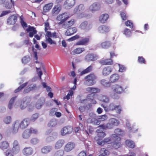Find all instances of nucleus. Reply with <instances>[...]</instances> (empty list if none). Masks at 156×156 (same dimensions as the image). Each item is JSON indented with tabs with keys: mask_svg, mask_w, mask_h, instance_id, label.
<instances>
[{
	"mask_svg": "<svg viewBox=\"0 0 156 156\" xmlns=\"http://www.w3.org/2000/svg\"><path fill=\"white\" fill-rule=\"evenodd\" d=\"M101 106L104 108V110L106 112L116 110L117 112L120 114L122 111L121 106L116 105L114 103H110L108 106H106L105 104H102Z\"/></svg>",
	"mask_w": 156,
	"mask_h": 156,
	"instance_id": "nucleus-1",
	"label": "nucleus"
},
{
	"mask_svg": "<svg viewBox=\"0 0 156 156\" xmlns=\"http://www.w3.org/2000/svg\"><path fill=\"white\" fill-rule=\"evenodd\" d=\"M119 123V121L115 118L110 119L108 122L106 124H102L99 126L103 129H111L115 126H117Z\"/></svg>",
	"mask_w": 156,
	"mask_h": 156,
	"instance_id": "nucleus-2",
	"label": "nucleus"
},
{
	"mask_svg": "<svg viewBox=\"0 0 156 156\" xmlns=\"http://www.w3.org/2000/svg\"><path fill=\"white\" fill-rule=\"evenodd\" d=\"M97 78V76L94 73H90L84 77V79L85 80L84 83L88 86H92L96 83Z\"/></svg>",
	"mask_w": 156,
	"mask_h": 156,
	"instance_id": "nucleus-3",
	"label": "nucleus"
},
{
	"mask_svg": "<svg viewBox=\"0 0 156 156\" xmlns=\"http://www.w3.org/2000/svg\"><path fill=\"white\" fill-rule=\"evenodd\" d=\"M111 137L113 140L112 142L113 148L114 149H117L120 147L122 145L121 138L115 134H112Z\"/></svg>",
	"mask_w": 156,
	"mask_h": 156,
	"instance_id": "nucleus-4",
	"label": "nucleus"
},
{
	"mask_svg": "<svg viewBox=\"0 0 156 156\" xmlns=\"http://www.w3.org/2000/svg\"><path fill=\"white\" fill-rule=\"evenodd\" d=\"M45 39L46 41L49 44H56L55 41H53L51 38V37L53 38H56L57 37L56 33L55 32H54L52 34L50 31L47 32L45 34Z\"/></svg>",
	"mask_w": 156,
	"mask_h": 156,
	"instance_id": "nucleus-5",
	"label": "nucleus"
},
{
	"mask_svg": "<svg viewBox=\"0 0 156 156\" xmlns=\"http://www.w3.org/2000/svg\"><path fill=\"white\" fill-rule=\"evenodd\" d=\"M101 131V130L100 129H97L96 130L98 133L97 136L94 138L95 140L96 141L98 144V142L102 140L103 138L106 135L105 133Z\"/></svg>",
	"mask_w": 156,
	"mask_h": 156,
	"instance_id": "nucleus-6",
	"label": "nucleus"
},
{
	"mask_svg": "<svg viewBox=\"0 0 156 156\" xmlns=\"http://www.w3.org/2000/svg\"><path fill=\"white\" fill-rule=\"evenodd\" d=\"M69 18V16L67 13H64L59 15L57 17L56 19L57 20L60 21L58 24H61L64 23Z\"/></svg>",
	"mask_w": 156,
	"mask_h": 156,
	"instance_id": "nucleus-7",
	"label": "nucleus"
},
{
	"mask_svg": "<svg viewBox=\"0 0 156 156\" xmlns=\"http://www.w3.org/2000/svg\"><path fill=\"white\" fill-rule=\"evenodd\" d=\"M73 130V129L70 126H66L63 127L61 131L62 136H65L66 134L71 133Z\"/></svg>",
	"mask_w": 156,
	"mask_h": 156,
	"instance_id": "nucleus-8",
	"label": "nucleus"
},
{
	"mask_svg": "<svg viewBox=\"0 0 156 156\" xmlns=\"http://www.w3.org/2000/svg\"><path fill=\"white\" fill-rule=\"evenodd\" d=\"M18 17L16 15L14 14L10 16L7 20V23L9 25L14 24L17 21Z\"/></svg>",
	"mask_w": 156,
	"mask_h": 156,
	"instance_id": "nucleus-9",
	"label": "nucleus"
},
{
	"mask_svg": "<svg viewBox=\"0 0 156 156\" xmlns=\"http://www.w3.org/2000/svg\"><path fill=\"white\" fill-rule=\"evenodd\" d=\"M40 64V66L38 67H36V69L37 72V74L39 76V78L40 79H41V76L43 73L42 71L45 73L46 72L45 67L43 65L42 63H39Z\"/></svg>",
	"mask_w": 156,
	"mask_h": 156,
	"instance_id": "nucleus-10",
	"label": "nucleus"
},
{
	"mask_svg": "<svg viewBox=\"0 0 156 156\" xmlns=\"http://www.w3.org/2000/svg\"><path fill=\"white\" fill-rule=\"evenodd\" d=\"M20 150V146L17 140H15L13 143V146L12 149V152L13 153H18Z\"/></svg>",
	"mask_w": 156,
	"mask_h": 156,
	"instance_id": "nucleus-11",
	"label": "nucleus"
},
{
	"mask_svg": "<svg viewBox=\"0 0 156 156\" xmlns=\"http://www.w3.org/2000/svg\"><path fill=\"white\" fill-rule=\"evenodd\" d=\"M75 146V144L73 142L68 143L64 147V150L67 152H69L73 149Z\"/></svg>",
	"mask_w": 156,
	"mask_h": 156,
	"instance_id": "nucleus-12",
	"label": "nucleus"
},
{
	"mask_svg": "<svg viewBox=\"0 0 156 156\" xmlns=\"http://www.w3.org/2000/svg\"><path fill=\"white\" fill-rule=\"evenodd\" d=\"M27 32H29V36L30 37H32L34 34H36L37 31L35 28L34 27L29 26L26 29Z\"/></svg>",
	"mask_w": 156,
	"mask_h": 156,
	"instance_id": "nucleus-13",
	"label": "nucleus"
},
{
	"mask_svg": "<svg viewBox=\"0 0 156 156\" xmlns=\"http://www.w3.org/2000/svg\"><path fill=\"white\" fill-rule=\"evenodd\" d=\"M62 9L61 6L59 4L55 5L51 11V13L53 16H56L58 15Z\"/></svg>",
	"mask_w": 156,
	"mask_h": 156,
	"instance_id": "nucleus-14",
	"label": "nucleus"
},
{
	"mask_svg": "<svg viewBox=\"0 0 156 156\" xmlns=\"http://www.w3.org/2000/svg\"><path fill=\"white\" fill-rule=\"evenodd\" d=\"M90 37H85L78 41L75 44L76 45H84L88 43L90 41Z\"/></svg>",
	"mask_w": 156,
	"mask_h": 156,
	"instance_id": "nucleus-15",
	"label": "nucleus"
},
{
	"mask_svg": "<svg viewBox=\"0 0 156 156\" xmlns=\"http://www.w3.org/2000/svg\"><path fill=\"white\" fill-rule=\"evenodd\" d=\"M30 123V120L29 119H24L21 122L20 127L22 129H24L28 126Z\"/></svg>",
	"mask_w": 156,
	"mask_h": 156,
	"instance_id": "nucleus-16",
	"label": "nucleus"
},
{
	"mask_svg": "<svg viewBox=\"0 0 156 156\" xmlns=\"http://www.w3.org/2000/svg\"><path fill=\"white\" fill-rule=\"evenodd\" d=\"M113 90L115 93L119 94H121L124 91L123 87L118 84L114 85L113 87Z\"/></svg>",
	"mask_w": 156,
	"mask_h": 156,
	"instance_id": "nucleus-17",
	"label": "nucleus"
},
{
	"mask_svg": "<svg viewBox=\"0 0 156 156\" xmlns=\"http://www.w3.org/2000/svg\"><path fill=\"white\" fill-rule=\"evenodd\" d=\"M33 152V150L31 147H26L22 150L23 154L25 156H28L31 155Z\"/></svg>",
	"mask_w": 156,
	"mask_h": 156,
	"instance_id": "nucleus-18",
	"label": "nucleus"
},
{
	"mask_svg": "<svg viewBox=\"0 0 156 156\" xmlns=\"http://www.w3.org/2000/svg\"><path fill=\"white\" fill-rule=\"evenodd\" d=\"M100 8V4L98 3H94L89 7V9L92 12L99 10Z\"/></svg>",
	"mask_w": 156,
	"mask_h": 156,
	"instance_id": "nucleus-19",
	"label": "nucleus"
},
{
	"mask_svg": "<svg viewBox=\"0 0 156 156\" xmlns=\"http://www.w3.org/2000/svg\"><path fill=\"white\" fill-rule=\"evenodd\" d=\"M75 3V0H66L64 3L66 7L69 9L73 7Z\"/></svg>",
	"mask_w": 156,
	"mask_h": 156,
	"instance_id": "nucleus-20",
	"label": "nucleus"
},
{
	"mask_svg": "<svg viewBox=\"0 0 156 156\" xmlns=\"http://www.w3.org/2000/svg\"><path fill=\"white\" fill-rule=\"evenodd\" d=\"M77 31V30L76 27H70L67 30L65 34L66 36H70L76 33Z\"/></svg>",
	"mask_w": 156,
	"mask_h": 156,
	"instance_id": "nucleus-21",
	"label": "nucleus"
},
{
	"mask_svg": "<svg viewBox=\"0 0 156 156\" xmlns=\"http://www.w3.org/2000/svg\"><path fill=\"white\" fill-rule=\"evenodd\" d=\"M98 30L101 33H105L109 32L110 29L108 27L103 25L100 26L98 28Z\"/></svg>",
	"mask_w": 156,
	"mask_h": 156,
	"instance_id": "nucleus-22",
	"label": "nucleus"
},
{
	"mask_svg": "<svg viewBox=\"0 0 156 156\" xmlns=\"http://www.w3.org/2000/svg\"><path fill=\"white\" fill-rule=\"evenodd\" d=\"M86 90L88 92L93 94L99 93L100 91V89L97 87H88L86 88Z\"/></svg>",
	"mask_w": 156,
	"mask_h": 156,
	"instance_id": "nucleus-23",
	"label": "nucleus"
},
{
	"mask_svg": "<svg viewBox=\"0 0 156 156\" xmlns=\"http://www.w3.org/2000/svg\"><path fill=\"white\" fill-rule=\"evenodd\" d=\"M94 94H89L87 96V99L81 100L80 102L81 103H84L85 104H87L90 101V100L94 99Z\"/></svg>",
	"mask_w": 156,
	"mask_h": 156,
	"instance_id": "nucleus-24",
	"label": "nucleus"
},
{
	"mask_svg": "<svg viewBox=\"0 0 156 156\" xmlns=\"http://www.w3.org/2000/svg\"><path fill=\"white\" fill-rule=\"evenodd\" d=\"M99 63L103 65H110L112 64L113 61L111 58L103 59L99 62Z\"/></svg>",
	"mask_w": 156,
	"mask_h": 156,
	"instance_id": "nucleus-25",
	"label": "nucleus"
},
{
	"mask_svg": "<svg viewBox=\"0 0 156 156\" xmlns=\"http://www.w3.org/2000/svg\"><path fill=\"white\" fill-rule=\"evenodd\" d=\"M109 16L107 14H104L100 16L99 18V21L102 23H105L107 21L109 18Z\"/></svg>",
	"mask_w": 156,
	"mask_h": 156,
	"instance_id": "nucleus-26",
	"label": "nucleus"
},
{
	"mask_svg": "<svg viewBox=\"0 0 156 156\" xmlns=\"http://www.w3.org/2000/svg\"><path fill=\"white\" fill-rule=\"evenodd\" d=\"M86 60L88 62L93 61L96 60L97 57L93 54H88L86 55L85 57Z\"/></svg>",
	"mask_w": 156,
	"mask_h": 156,
	"instance_id": "nucleus-27",
	"label": "nucleus"
},
{
	"mask_svg": "<svg viewBox=\"0 0 156 156\" xmlns=\"http://www.w3.org/2000/svg\"><path fill=\"white\" fill-rule=\"evenodd\" d=\"M85 50V49L83 48H77L72 51L71 54L73 55L79 54L83 52Z\"/></svg>",
	"mask_w": 156,
	"mask_h": 156,
	"instance_id": "nucleus-28",
	"label": "nucleus"
},
{
	"mask_svg": "<svg viewBox=\"0 0 156 156\" xmlns=\"http://www.w3.org/2000/svg\"><path fill=\"white\" fill-rule=\"evenodd\" d=\"M65 141L63 140H58L55 143V148L56 149H58L61 148L64 145Z\"/></svg>",
	"mask_w": 156,
	"mask_h": 156,
	"instance_id": "nucleus-29",
	"label": "nucleus"
},
{
	"mask_svg": "<svg viewBox=\"0 0 156 156\" xmlns=\"http://www.w3.org/2000/svg\"><path fill=\"white\" fill-rule=\"evenodd\" d=\"M119 78L118 75L114 74L112 75L110 77L109 82L110 83H114L117 81Z\"/></svg>",
	"mask_w": 156,
	"mask_h": 156,
	"instance_id": "nucleus-30",
	"label": "nucleus"
},
{
	"mask_svg": "<svg viewBox=\"0 0 156 156\" xmlns=\"http://www.w3.org/2000/svg\"><path fill=\"white\" fill-rule=\"evenodd\" d=\"M53 5V3L52 2L45 4L43 8L44 12L46 13L49 11L51 9Z\"/></svg>",
	"mask_w": 156,
	"mask_h": 156,
	"instance_id": "nucleus-31",
	"label": "nucleus"
},
{
	"mask_svg": "<svg viewBox=\"0 0 156 156\" xmlns=\"http://www.w3.org/2000/svg\"><path fill=\"white\" fill-rule=\"evenodd\" d=\"M112 71V69L110 67L107 66L104 68L102 71V74L104 76L109 74Z\"/></svg>",
	"mask_w": 156,
	"mask_h": 156,
	"instance_id": "nucleus-32",
	"label": "nucleus"
},
{
	"mask_svg": "<svg viewBox=\"0 0 156 156\" xmlns=\"http://www.w3.org/2000/svg\"><path fill=\"white\" fill-rule=\"evenodd\" d=\"M52 150L51 147L50 146H44L41 150V152L43 154H47L49 152Z\"/></svg>",
	"mask_w": 156,
	"mask_h": 156,
	"instance_id": "nucleus-33",
	"label": "nucleus"
},
{
	"mask_svg": "<svg viewBox=\"0 0 156 156\" xmlns=\"http://www.w3.org/2000/svg\"><path fill=\"white\" fill-rule=\"evenodd\" d=\"M93 69V66L91 65H90L87 68L82 71L80 73V74L83 75L88 73L92 70Z\"/></svg>",
	"mask_w": 156,
	"mask_h": 156,
	"instance_id": "nucleus-34",
	"label": "nucleus"
},
{
	"mask_svg": "<svg viewBox=\"0 0 156 156\" xmlns=\"http://www.w3.org/2000/svg\"><path fill=\"white\" fill-rule=\"evenodd\" d=\"M111 141L110 138L109 137L105 138L103 140H101L100 142H98V145L103 146L106 144H109Z\"/></svg>",
	"mask_w": 156,
	"mask_h": 156,
	"instance_id": "nucleus-35",
	"label": "nucleus"
},
{
	"mask_svg": "<svg viewBox=\"0 0 156 156\" xmlns=\"http://www.w3.org/2000/svg\"><path fill=\"white\" fill-rule=\"evenodd\" d=\"M111 45V44L109 41H105L101 43V46L103 48H109Z\"/></svg>",
	"mask_w": 156,
	"mask_h": 156,
	"instance_id": "nucleus-36",
	"label": "nucleus"
},
{
	"mask_svg": "<svg viewBox=\"0 0 156 156\" xmlns=\"http://www.w3.org/2000/svg\"><path fill=\"white\" fill-rule=\"evenodd\" d=\"M20 126L19 122L17 121H16L13 124L12 126V130L13 132H17Z\"/></svg>",
	"mask_w": 156,
	"mask_h": 156,
	"instance_id": "nucleus-37",
	"label": "nucleus"
},
{
	"mask_svg": "<svg viewBox=\"0 0 156 156\" xmlns=\"http://www.w3.org/2000/svg\"><path fill=\"white\" fill-rule=\"evenodd\" d=\"M125 144L128 147L132 148H134L135 147V143L133 141L130 140H126L125 141Z\"/></svg>",
	"mask_w": 156,
	"mask_h": 156,
	"instance_id": "nucleus-38",
	"label": "nucleus"
},
{
	"mask_svg": "<svg viewBox=\"0 0 156 156\" xmlns=\"http://www.w3.org/2000/svg\"><path fill=\"white\" fill-rule=\"evenodd\" d=\"M9 145V143L7 141H3L0 144V148L2 150L5 149L8 147Z\"/></svg>",
	"mask_w": 156,
	"mask_h": 156,
	"instance_id": "nucleus-39",
	"label": "nucleus"
},
{
	"mask_svg": "<svg viewBox=\"0 0 156 156\" xmlns=\"http://www.w3.org/2000/svg\"><path fill=\"white\" fill-rule=\"evenodd\" d=\"M32 85H31L30 86H31ZM36 85H33L32 86L27 87L23 90V93H27L30 92V91L33 90L34 89Z\"/></svg>",
	"mask_w": 156,
	"mask_h": 156,
	"instance_id": "nucleus-40",
	"label": "nucleus"
},
{
	"mask_svg": "<svg viewBox=\"0 0 156 156\" xmlns=\"http://www.w3.org/2000/svg\"><path fill=\"white\" fill-rule=\"evenodd\" d=\"M100 154L103 156H105L108 155L109 152L108 151L105 149V148H102L100 150Z\"/></svg>",
	"mask_w": 156,
	"mask_h": 156,
	"instance_id": "nucleus-41",
	"label": "nucleus"
},
{
	"mask_svg": "<svg viewBox=\"0 0 156 156\" xmlns=\"http://www.w3.org/2000/svg\"><path fill=\"white\" fill-rule=\"evenodd\" d=\"M27 129L30 136L32 134L36 135L37 134L38 131L36 129H34L32 127H30Z\"/></svg>",
	"mask_w": 156,
	"mask_h": 156,
	"instance_id": "nucleus-42",
	"label": "nucleus"
},
{
	"mask_svg": "<svg viewBox=\"0 0 156 156\" xmlns=\"http://www.w3.org/2000/svg\"><path fill=\"white\" fill-rule=\"evenodd\" d=\"M30 136H31L27 129L25 130L22 134V137L24 139H28L30 137Z\"/></svg>",
	"mask_w": 156,
	"mask_h": 156,
	"instance_id": "nucleus-43",
	"label": "nucleus"
},
{
	"mask_svg": "<svg viewBox=\"0 0 156 156\" xmlns=\"http://www.w3.org/2000/svg\"><path fill=\"white\" fill-rule=\"evenodd\" d=\"M27 84V82L25 83L22 84L17 89L15 90V92L16 93L20 91L22 89H23L25 87H26Z\"/></svg>",
	"mask_w": 156,
	"mask_h": 156,
	"instance_id": "nucleus-44",
	"label": "nucleus"
},
{
	"mask_svg": "<svg viewBox=\"0 0 156 156\" xmlns=\"http://www.w3.org/2000/svg\"><path fill=\"white\" fill-rule=\"evenodd\" d=\"M27 84V82L25 83L22 84L17 89L15 90V92L16 93L20 91L22 89H23L25 87H26Z\"/></svg>",
	"mask_w": 156,
	"mask_h": 156,
	"instance_id": "nucleus-45",
	"label": "nucleus"
},
{
	"mask_svg": "<svg viewBox=\"0 0 156 156\" xmlns=\"http://www.w3.org/2000/svg\"><path fill=\"white\" fill-rule=\"evenodd\" d=\"M123 34L128 37H129L131 34V32L130 30L128 29H125L123 31Z\"/></svg>",
	"mask_w": 156,
	"mask_h": 156,
	"instance_id": "nucleus-46",
	"label": "nucleus"
},
{
	"mask_svg": "<svg viewBox=\"0 0 156 156\" xmlns=\"http://www.w3.org/2000/svg\"><path fill=\"white\" fill-rule=\"evenodd\" d=\"M101 84L105 87H108L110 86V84L109 82H108L105 80H102L101 81Z\"/></svg>",
	"mask_w": 156,
	"mask_h": 156,
	"instance_id": "nucleus-47",
	"label": "nucleus"
},
{
	"mask_svg": "<svg viewBox=\"0 0 156 156\" xmlns=\"http://www.w3.org/2000/svg\"><path fill=\"white\" fill-rule=\"evenodd\" d=\"M114 132L118 136V135H122L123 134V131L122 129L117 128L115 129Z\"/></svg>",
	"mask_w": 156,
	"mask_h": 156,
	"instance_id": "nucleus-48",
	"label": "nucleus"
},
{
	"mask_svg": "<svg viewBox=\"0 0 156 156\" xmlns=\"http://www.w3.org/2000/svg\"><path fill=\"white\" fill-rule=\"evenodd\" d=\"M87 25V22L85 21L81 23L79 26V27L82 30H84L86 29Z\"/></svg>",
	"mask_w": 156,
	"mask_h": 156,
	"instance_id": "nucleus-49",
	"label": "nucleus"
},
{
	"mask_svg": "<svg viewBox=\"0 0 156 156\" xmlns=\"http://www.w3.org/2000/svg\"><path fill=\"white\" fill-rule=\"evenodd\" d=\"M16 97H13L12 98L10 101H9V105H8V107L10 109H12V106L13 103H14V101L16 99Z\"/></svg>",
	"mask_w": 156,
	"mask_h": 156,
	"instance_id": "nucleus-50",
	"label": "nucleus"
},
{
	"mask_svg": "<svg viewBox=\"0 0 156 156\" xmlns=\"http://www.w3.org/2000/svg\"><path fill=\"white\" fill-rule=\"evenodd\" d=\"M63 154V151L62 150H60L56 151L54 154L53 156H62Z\"/></svg>",
	"mask_w": 156,
	"mask_h": 156,
	"instance_id": "nucleus-51",
	"label": "nucleus"
},
{
	"mask_svg": "<svg viewBox=\"0 0 156 156\" xmlns=\"http://www.w3.org/2000/svg\"><path fill=\"white\" fill-rule=\"evenodd\" d=\"M20 22L21 23V25L23 27H27V23L24 22L23 20V16H20Z\"/></svg>",
	"mask_w": 156,
	"mask_h": 156,
	"instance_id": "nucleus-52",
	"label": "nucleus"
},
{
	"mask_svg": "<svg viewBox=\"0 0 156 156\" xmlns=\"http://www.w3.org/2000/svg\"><path fill=\"white\" fill-rule=\"evenodd\" d=\"M138 61L139 63L142 64H145L146 63L145 59L142 56H139Z\"/></svg>",
	"mask_w": 156,
	"mask_h": 156,
	"instance_id": "nucleus-53",
	"label": "nucleus"
},
{
	"mask_svg": "<svg viewBox=\"0 0 156 156\" xmlns=\"http://www.w3.org/2000/svg\"><path fill=\"white\" fill-rule=\"evenodd\" d=\"M39 141V140L37 138H32L30 140L31 143L33 144H38Z\"/></svg>",
	"mask_w": 156,
	"mask_h": 156,
	"instance_id": "nucleus-54",
	"label": "nucleus"
},
{
	"mask_svg": "<svg viewBox=\"0 0 156 156\" xmlns=\"http://www.w3.org/2000/svg\"><path fill=\"white\" fill-rule=\"evenodd\" d=\"M27 105V103L25 101H22L20 107L21 109H23L25 108Z\"/></svg>",
	"mask_w": 156,
	"mask_h": 156,
	"instance_id": "nucleus-55",
	"label": "nucleus"
},
{
	"mask_svg": "<svg viewBox=\"0 0 156 156\" xmlns=\"http://www.w3.org/2000/svg\"><path fill=\"white\" fill-rule=\"evenodd\" d=\"M101 100L103 102L107 103L109 101V99L107 96L105 95H102L101 96Z\"/></svg>",
	"mask_w": 156,
	"mask_h": 156,
	"instance_id": "nucleus-56",
	"label": "nucleus"
},
{
	"mask_svg": "<svg viewBox=\"0 0 156 156\" xmlns=\"http://www.w3.org/2000/svg\"><path fill=\"white\" fill-rule=\"evenodd\" d=\"M4 122L6 124H9L11 121V118L10 116H7L4 119Z\"/></svg>",
	"mask_w": 156,
	"mask_h": 156,
	"instance_id": "nucleus-57",
	"label": "nucleus"
},
{
	"mask_svg": "<svg viewBox=\"0 0 156 156\" xmlns=\"http://www.w3.org/2000/svg\"><path fill=\"white\" fill-rule=\"evenodd\" d=\"M125 23L126 26L129 27L131 28H133V24L130 20H127V21L125 22Z\"/></svg>",
	"mask_w": 156,
	"mask_h": 156,
	"instance_id": "nucleus-58",
	"label": "nucleus"
},
{
	"mask_svg": "<svg viewBox=\"0 0 156 156\" xmlns=\"http://www.w3.org/2000/svg\"><path fill=\"white\" fill-rule=\"evenodd\" d=\"M50 28L49 24L48 22H46L44 23V30L45 32L46 33L48 30Z\"/></svg>",
	"mask_w": 156,
	"mask_h": 156,
	"instance_id": "nucleus-59",
	"label": "nucleus"
},
{
	"mask_svg": "<svg viewBox=\"0 0 156 156\" xmlns=\"http://www.w3.org/2000/svg\"><path fill=\"white\" fill-rule=\"evenodd\" d=\"M29 58V56H24L22 59V63L24 64L27 63L28 62Z\"/></svg>",
	"mask_w": 156,
	"mask_h": 156,
	"instance_id": "nucleus-60",
	"label": "nucleus"
},
{
	"mask_svg": "<svg viewBox=\"0 0 156 156\" xmlns=\"http://www.w3.org/2000/svg\"><path fill=\"white\" fill-rule=\"evenodd\" d=\"M80 37L79 35L77 34L74 36L68 39V41H72L76 39L79 38Z\"/></svg>",
	"mask_w": 156,
	"mask_h": 156,
	"instance_id": "nucleus-61",
	"label": "nucleus"
},
{
	"mask_svg": "<svg viewBox=\"0 0 156 156\" xmlns=\"http://www.w3.org/2000/svg\"><path fill=\"white\" fill-rule=\"evenodd\" d=\"M38 114H34L31 116L30 120L33 122H34L38 118Z\"/></svg>",
	"mask_w": 156,
	"mask_h": 156,
	"instance_id": "nucleus-62",
	"label": "nucleus"
},
{
	"mask_svg": "<svg viewBox=\"0 0 156 156\" xmlns=\"http://www.w3.org/2000/svg\"><path fill=\"white\" fill-rule=\"evenodd\" d=\"M120 15L122 19L123 20H127V16L125 12H121L120 13Z\"/></svg>",
	"mask_w": 156,
	"mask_h": 156,
	"instance_id": "nucleus-63",
	"label": "nucleus"
},
{
	"mask_svg": "<svg viewBox=\"0 0 156 156\" xmlns=\"http://www.w3.org/2000/svg\"><path fill=\"white\" fill-rule=\"evenodd\" d=\"M57 111V109L55 108H52L50 112L49 115L51 116H53L55 115V113Z\"/></svg>",
	"mask_w": 156,
	"mask_h": 156,
	"instance_id": "nucleus-64",
	"label": "nucleus"
}]
</instances>
